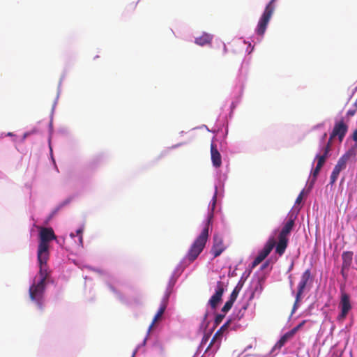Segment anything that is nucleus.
I'll use <instances>...</instances> for the list:
<instances>
[{"mask_svg": "<svg viewBox=\"0 0 357 357\" xmlns=\"http://www.w3.org/2000/svg\"><path fill=\"white\" fill-rule=\"evenodd\" d=\"M238 294H237L236 292L234 293V292H231V294H230V296H229V301L234 303L235 301L236 300L237 298V296H238Z\"/></svg>", "mask_w": 357, "mask_h": 357, "instance_id": "c756f323", "label": "nucleus"}, {"mask_svg": "<svg viewBox=\"0 0 357 357\" xmlns=\"http://www.w3.org/2000/svg\"><path fill=\"white\" fill-rule=\"evenodd\" d=\"M242 287H243V284H240L238 283L236 287L234 289V290L232 291V292L234 293H236L237 294H239L240 291L242 289Z\"/></svg>", "mask_w": 357, "mask_h": 357, "instance_id": "cd10ccee", "label": "nucleus"}, {"mask_svg": "<svg viewBox=\"0 0 357 357\" xmlns=\"http://www.w3.org/2000/svg\"><path fill=\"white\" fill-rule=\"evenodd\" d=\"M293 337L294 335L290 331L286 333L280 337L279 341L276 343L275 347L281 348L289 340L291 339Z\"/></svg>", "mask_w": 357, "mask_h": 357, "instance_id": "aec40b11", "label": "nucleus"}, {"mask_svg": "<svg viewBox=\"0 0 357 357\" xmlns=\"http://www.w3.org/2000/svg\"><path fill=\"white\" fill-rule=\"evenodd\" d=\"M210 335H205L202 340V344H205L207 342V341L209 340Z\"/></svg>", "mask_w": 357, "mask_h": 357, "instance_id": "473e14b6", "label": "nucleus"}, {"mask_svg": "<svg viewBox=\"0 0 357 357\" xmlns=\"http://www.w3.org/2000/svg\"><path fill=\"white\" fill-rule=\"evenodd\" d=\"M49 256H45L44 259L38 258V261L39 263L40 270H39V280L37 282H40V283H45V280L49 276V273L47 269V261L49 259Z\"/></svg>", "mask_w": 357, "mask_h": 357, "instance_id": "9b49d317", "label": "nucleus"}, {"mask_svg": "<svg viewBox=\"0 0 357 357\" xmlns=\"http://www.w3.org/2000/svg\"><path fill=\"white\" fill-rule=\"evenodd\" d=\"M342 264L341 273L344 275V271L349 270L353 260V252L350 251L344 252L342 255Z\"/></svg>", "mask_w": 357, "mask_h": 357, "instance_id": "2eb2a0df", "label": "nucleus"}, {"mask_svg": "<svg viewBox=\"0 0 357 357\" xmlns=\"http://www.w3.org/2000/svg\"><path fill=\"white\" fill-rule=\"evenodd\" d=\"M356 108H354V109H349L347 112V116L348 117H351V116H353L356 114Z\"/></svg>", "mask_w": 357, "mask_h": 357, "instance_id": "c85d7f7f", "label": "nucleus"}, {"mask_svg": "<svg viewBox=\"0 0 357 357\" xmlns=\"http://www.w3.org/2000/svg\"><path fill=\"white\" fill-rule=\"evenodd\" d=\"M295 225V218L291 215L287 222L284 225L282 229L279 232L278 236V242L275 248V253L279 256H282L285 252L288 246L289 236L293 230Z\"/></svg>", "mask_w": 357, "mask_h": 357, "instance_id": "7ed1b4c3", "label": "nucleus"}, {"mask_svg": "<svg viewBox=\"0 0 357 357\" xmlns=\"http://www.w3.org/2000/svg\"><path fill=\"white\" fill-rule=\"evenodd\" d=\"M220 336H215V334L213 335V338L211 339L208 346L207 347L205 353H208L210 351H211L212 353H215L220 347V341L217 342V340Z\"/></svg>", "mask_w": 357, "mask_h": 357, "instance_id": "dca6fc26", "label": "nucleus"}, {"mask_svg": "<svg viewBox=\"0 0 357 357\" xmlns=\"http://www.w3.org/2000/svg\"><path fill=\"white\" fill-rule=\"evenodd\" d=\"M166 307H167V301L164 300L162 302L158 312L156 313V314L155 315V317L153 318V323H152L151 327L154 324L155 322H156L159 319H160V317L165 312Z\"/></svg>", "mask_w": 357, "mask_h": 357, "instance_id": "6ab92c4d", "label": "nucleus"}, {"mask_svg": "<svg viewBox=\"0 0 357 357\" xmlns=\"http://www.w3.org/2000/svg\"><path fill=\"white\" fill-rule=\"evenodd\" d=\"M326 135H327V134L325 132V133L323 135L321 139H322V140H324V139L326 138Z\"/></svg>", "mask_w": 357, "mask_h": 357, "instance_id": "e433bc0d", "label": "nucleus"}, {"mask_svg": "<svg viewBox=\"0 0 357 357\" xmlns=\"http://www.w3.org/2000/svg\"><path fill=\"white\" fill-rule=\"evenodd\" d=\"M230 320H228L226 323H225L219 330L217 331L215 333V336H222L223 332L227 330V328L229 327L230 324Z\"/></svg>", "mask_w": 357, "mask_h": 357, "instance_id": "4be33fe9", "label": "nucleus"}, {"mask_svg": "<svg viewBox=\"0 0 357 357\" xmlns=\"http://www.w3.org/2000/svg\"><path fill=\"white\" fill-rule=\"evenodd\" d=\"M331 147V142H327V144L322 148V154H317L315 157V160H317L316 166L322 168L324 163L326 162V159L328 158Z\"/></svg>", "mask_w": 357, "mask_h": 357, "instance_id": "ddd939ff", "label": "nucleus"}, {"mask_svg": "<svg viewBox=\"0 0 357 357\" xmlns=\"http://www.w3.org/2000/svg\"><path fill=\"white\" fill-rule=\"evenodd\" d=\"M215 202H216V193H215L213 197V204H212V208H211L212 211L215 208Z\"/></svg>", "mask_w": 357, "mask_h": 357, "instance_id": "72a5a7b5", "label": "nucleus"}, {"mask_svg": "<svg viewBox=\"0 0 357 357\" xmlns=\"http://www.w3.org/2000/svg\"><path fill=\"white\" fill-rule=\"evenodd\" d=\"M311 278V272L310 269H307L302 275L301 280L298 284V290L296 297V303L294 307H296V303L299 301L306 287V285Z\"/></svg>", "mask_w": 357, "mask_h": 357, "instance_id": "9d476101", "label": "nucleus"}, {"mask_svg": "<svg viewBox=\"0 0 357 357\" xmlns=\"http://www.w3.org/2000/svg\"><path fill=\"white\" fill-rule=\"evenodd\" d=\"M213 215V212L208 215L204 227L195 238L186 255V259L190 262L194 261L205 248L208 238V229Z\"/></svg>", "mask_w": 357, "mask_h": 357, "instance_id": "f257e3e1", "label": "nucleus"}, {"mask_svg": "<svg viewBox=\"0 0 357 357\" xmlns=\"http://www.w3.org/2000/svg\"><path fill=\"white\" fill-rule=\"evenodd\" d=\"M321 169V167H319L316 166V167L313 170V172H312V177H313L314 180H316L318 174H319V172H320Z\"/></svg>", "mask_w": 357, "mask_h": 357, "instance_id": "a878e982", "label": "nucleus"}, {"mask_svg": "<svg viewBox=\"0 0 357 357\" xmlns=\"http://www.w3.org/2000/svg\"><path fill=\"white\" fill-rule=\"evenodd\" d=\"M303 195V190L299 194V195L297 197L296 199V204H300L302 201Z\"/></svg>", "mask_w": 357, "mask_h": 357, "instance_id": "7c9ffc66", "label": "nucleus"}, {"mask_svg": "<svg viewBox=\"0 0 357 357\" xmlns=\"http://www.w3.org/2000/svg\"><path fill=\"white\" fill-rule=\"evenodd\" d=\"M225 250V247L223 244L222 239L218 236H215L213 245L211 250V252L213 255V257L215 258L220 256Z\"/></svg>", "mask_w": 357, "mask_h": 357, "instance_id": "f8f14e48", "label": "nucleus"}, {"mask_svg": "<svg viewBox=\"0 0 357 357\" xmlns=\"http://www.w3.org/2000/svg\"><path fill=\"white\" fill-rule=\"evenodd\" d=\"M225 313L224 314H218L215 316V321H214L215 326L219 325L222 322V321L225 318Z\"/></svg>", "mask_w": 357, "mask_h": 357, "instance_id": "393cba45", "label": "nucleus"}, {"mask_svg": "<svg viewBox=\"0 0 357 357\" xmlns=\"http://www.w3.org/2000/svg\"><path fill=\"white\" fill-rule=\"evenodd\" d=\"M212 38L213 37L211 35L204 33L201 36L195 38V43L200 46H204L205 45L210 44Z\"/></svg>", "mask_w": 357, "mask_h": 357, "instance_id": "f3484780", "label": "nucleus"}, {"mask_svg": "<svg viewBox=\"0 0 357 357\" xmlns=\"http://www.w3.org/2000/svg\"><path fill=\"white\" fill-rule=\"evenodd\" d=\"M39 243L37 251V258L44 259L50 255L49 248L51 241L56 238L52 227H40L39 229Z\"/></svg>", "mask_w": 357, "mask_h": 357, "instance_id": "f03ea898", "label": "nucleus"}, {"mask_svg": "<svg viewBox=\"0 0 357 357\" xmlns=\"http://www.w3.org/2000/svg\"><path fill=\"white\" fill-rule=\"evenodd\" d=\"M337 174L331 173V177H330V184L333 185L335 183L336 180L338 178Z\"/></svg>", "mask_w": 357, "mask_h": 357, "instance_id": "bb28decb", "label": "nucleus"}, {"mask_svg": "<svg viewBox=\"0 0 357 357\" xmlns=\"http://www.w3.org/2000/svg\"><path fill=\"white\" fill-rule=\"evenodd\" d=\"M276 241L274 236H270L263 248L259 251L257 257L252 263V268L256 267L262 262L271 253L273 248H276Z\"/></svg>", "mask_w": 357, "mask_h": 357, "instance_id": "423d86ee", "label": "nucleus"}, {"mask_svg": "<svg viewBox=\"0 0 357 357\" xmlns=\"http://www.w3.org/2000/svg\"><path fill=\"white\" fill-rule=\"evenodd\" d=\"M225 288V285L223 282H217L215 293L208 301V305L213 310L216 309L218 304L221 302Z\"/></svg>", "mask_w": 357, "mask_h": 357, "instance_id": "6e6552de", "label": "nucleus"}, {"mask_svg": "<svg viewBox=\"0 0 357 357\" xmlns=\"http://www.w3.org/2000/svg\"><path fill=\"white\" fill-rule=\"evenodd\" d=\"M348 131V126L344 122V119H342L338 121L335 123L334 127L331 133L330 134L329 140L328 142H331V145L332 144V140L337 137L338 140L342 142L344 139L347 132Z\"/></svg>", "mask_w": 357, "mask_h": 357, "instance_id": "0eeeda50", "label": "nucleus"}, {"mask_svg": "<svg viewBox=\"0 0 357 357\" xmlns=\"http://www.w3.org/2000/svg\"><path fill=\"white\" fill-rule=\"evenodd\" d=\"M276 0H271L268 4L266 6L265 10L260 17L257 27L256 29V32L259 36H263L266 31L267 25L271 18V16L274 12L275 6L273 3Z\"/></svg>", "mask_w": 357, "mask_h": 357, "instance_id": "39448f33", "label": "nucleus"}, {"mask_svg": "<svg viewBox=\"0 0 357 357\" xmlns=\"http://www.w3.org/2000/svg\"><path fill=\"white\" fill-rule=\"evenodd\" d=\"M351 154L349 153H347L344 154L342 157H340L335 165L338 168H340L341 170H343L346 168L347 162H348L349 159L350 158Z\"/></svg>", "mask_w": 357, "mask_h": 357, "instance_id": "a211bd4d", "label": "nucleus"}, {"mask_svg": "<svg viewBox=\"0 0 357 357\" xmlns=\"http://www.w3.org/2000/svg\"><path fill=\"white\" fill-rule=\"evenodd\" d=\"M306 321L303 320L302 322H301L298 325H297L296 327L293 328L291 331H289L291 334L294 336V335L304 326Z\"/></svg>", "mask_w": 357, "mask_h": 357, "instance_id": "b1692460", "label": "nucleus"}, {"mask_svg": "<svg viewBox=\"0 0 357 357\" xmlns=\"http://www.w3.org/2000/svg\"><path fill=\"white\" fill-rule=\"evenodd\" d=\"M340 307L341 309V312L338 317L339 319H344L346 316L347 315L349 311L351 309V305L350 303L349 296L342 291L341 293V300L340 303Z\"/></svg>", "mask_w": 357, "mask_h": 357, "instance_id": "1a4fd4ad", "label": "nucleus"}, {"mask_svg": "<svg viewBox=\"0 0 357 357\" xmlns=\"http://www.w3.org/2000/svg\"><path fill=\"white\" fill-rule=\"evenodd\" d=\"M341 171L342 170L340 168H338L337 166H335L332 173L339 175Z\"/></svg>", "mask_w": 357, "mask_h": 357, "instance_id": "2f4dec72", "label": "nucleus"}, {"mask_svg": "<svg viewBox=\"0 0 357 357\" xmlns=\"http://www.w3.org/2000/svg\"><path fill=\"white\" fill-rule=\"evenodd\" d=\"M45 289V283H40L35 281L29 287V296L40 310L43 309L44 292Z\"/></svg>", "mask_w": 357, "mask_h": 357, "instance_id": "20e7f679", "label": "nucleus"}, {"mask_svg": "<svg viewBox=\"0 0 357 357\" xmlns=\"http://www.w3.org/2000/svg\"><path fill=\"white\" fill-rule=\"evenodd\" d=\"M269 263H270L269 260L266 261L264 263V264L261 266V269L263 270V269L266 268V267H268V266L269 265Z\"/></svg>", "mask_w": 357, "mask_h": 357, "instance_id": "c9c22d12", "label": "nucleus"}, {"mask_svg": "<svg viewBox=\"0 0 357 357\" xmlns=\"http://www.w3.org/2000/svg\"><path fill=\"white\" fill-rule=\"evenodd\" d=\"M233 304L234 303L230 301H227L225 304L224 305V306L222 307L221 311L222 312L226 314L227 312H228L231 308L233 306Z\"/></svg>", "mask_w": 357, "mask_h": 357, "instance_id": "5701e85b", "label": "nucleus"}, {"mask_svg": "<svg viewBox=\"0 0 357 357\" xmlns=\"http://www.w3.org/2000/svg\"><path fill=\"white\" fill-rule=\"evenodd\" d=\"M82 233H83V229L82 228H79L78 229L77 231H76V234H74L73 233H71L70 234V236L71 237V238H74L76 236H78V245L80 246V247H82L83 246V236H82Z\"/></svg>", "mask_w": 357, "mask_h": 357, "instance_id": "412c9836", "label": "nucleus"}, {"mask_svg": "<svg viewBox=\"0 0 357 357\" xmlns=\"http://www.w3.org/2000/svg\"><path fill=\"white\" fill-rule=\"evenodd\" d=\"M211 155L213 165L215 167H220L222 165L221 155L213 142L211 144Z\"/></svg>", "mask_w": 357, "mask_h": 357, "instance_id": "4468645a", "label": "nucleus"}, {"mask_svg": "<svg viewBox=\"0 0 357 357\" xmlns=\"http://www.w3.org/2000/svg\"><path fill=\"white\" fill-rule=\"evenodd\" d=\"M136 353H137V351L135 350V351L133 352L132 357H135V354H136Z\"/></svg>", "mask_w": 357, "mask_h": 357, "instance_id": "4c0bfd02", "label": "nucleus"}, {"mask_svg": "<svg viewBox=\"0 0 357 357\" xmlns=\"http://www.w3.org/2000/svg\"><path fill=\"white\" fill-rule=\"evenodd\" d=\"M352 139L354 141L357 142V129L354 131Z\"/></svg>", "mask_w": 357, "mask_h": 357, "instance_id": "f704fd0d", "label": "nucleus"}]
</instances>
